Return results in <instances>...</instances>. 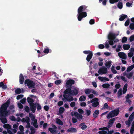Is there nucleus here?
<instances>
[{"instance_id":"f257e3e1","label":"nucleus","mask_w":134,"mask_h":134,"mask_svg":"<svg viewBox=\"0 0 134 134\" xmlns=\"http://www.w3.org/2000/svg\"><path fill=\"white\" fill-rule=\"evenodd\" d=\"M9 103L10 101L8 100L6 103L2 105L0 110V116H2L1 118V120L4 124L7 123V120L5 118H3V116H7L10 114V112L9 110H6Z\"/></svg>"},{"instance_id":"f03ea898","label":"nucleus","mask_w":134,"mask_h":134,"mask_svg":"<svg viewBox=\"0 0 134 134\" xmlns=\"http://www.w3.org/2000/svg\"><path fill=\"white\" fill-rule=\"evenodd\" d=\"M86 8L87 7L86 6L82 5L80 6L78 8L77 16L79 21H80L83 18L87 16V13L86 12H83Z\"/></svg>"},{"instance_id":"7ed1b4c3","label":"nucleus","mask_w":134,"mask_h":134,"mask_svg":"<svg viewBox=\"0 0 134 134\" xmlns=\"http://www.w3.org/2000/svg\"><path fill=\"white\" fill-rule=\"evenodd\" d=\"M119 32L118 31L117 33L115 34L112 32L109 33L108 36V38L110 40L109 42V44L111 45H112L113 44V41L114 42L116 43L119 42V40L117 39H115L116 36L118 35L119 34Z\"/></svg>"},{"instance_id":"20e7f679","label":"nucleus","mask_w":134,"mask_h":134,"mask_svg":"<svg viewBox=\"0 0 134 134\" xmlns=\"http://www.w3.org/2000/svg\"><path fill=\"white\" fill-rule=\"evenodd\" d=\"M78 89L77 88H71V89L66 90L64 92L70 94L71 96L76 95L78 93Z\"/></svg>"},{"instance_id":"39448f33","label":"nucleus","mask_w":134,"mask_h":134,"mask_svg":"<svg viewBox=\"0 0 134 134\" xmlns=\"http://www.w3.org/2000/svg\"><path fill=\"white\" fill-rule=\"evenodd\" d=\"M119 112L118 108L115 109L110 111L107 115V118L108 119L110 118L117 116Z\"/></svg>"},{"instance_id":"423d86ee","label":"nucleus","mask_w":134,"mask_h":134,"mask_svg":"<svg viewBox=\"0 0 134 134\" xmlns=\"http://www.w3.org/2000/svg\"><path fill=\"white\" fill-rule=\"evenodd\" d=\"M99 130H103L102 131H99V133L100 134H112L114 132L113 130H112L109 131L108 133H107V131L104 130H106L108 131H109L108 129L106 127L99 128Z\"/></svg>"},{"instance_id":"0eeeda50","label":"nucleus","mask_w":134,"mask_h":134,"mask_svg":"<svg viewBox=\"0 0 134 134\" xmlns=\"http://www.w3.org/2000/svg\"><path fill=\"white\" fill-rule=\"evenodd\" d=\"M29 116L32 121V124L35 128H37L38 125L36 124L37 120L36 119H35V116L33 114L30 113L29 114Z\"/></svg>"},{"instance_id":"6e6552de","label":"nucleus","mask_w":134,"mask_h":134,"mask_svg":"<svg viewBox=\"0 0 134 134\" xmlns=\"http://www.w3.org/2000/svg\"><path fill=\"white\" fill-rule=\"evenodd\" d=\"M25 84L27 85L29 88H33L35 86V83L29 79L26 80L25 81Z\"/></svg>"},{"instance_id":"1a4fd4ad","label":"nucleus","mask_w":134,"mask_h":134,"mask_svg":"<svg viewBox=\"0 0 134 134\" xmlns=\"http://www.w3.org/2000/svg\"><path fill=\"white\" fill-rule=\"evenodd\" d=\"M3 127L5 129H7V131H3V133L4 134H6L7 133L9 134H12L11 131L10 130L11 129V127L8 124H6L4 125Z\"/></svg>"},{"instance_id":"9d476101","label":"nucleus","mask_w":134,"mask_h":134,"mask_svg":"<svg viewBox=\"0 0 134 134\" xmlns=\"http://www.w3.org/2000/svg\"><path fill=\"white\" fill-rule=\"evenodd\" d=\"M98 72L99 74L101 75L106 74L108 73L107 69L105 66H102L99 69Z\"/></svg>"},{"instance_id":"9b49d317","label":"nucleus","mask_w":134,"mask_h":134,"mask_svg":"<svg viewBox=\"0 0 134 134\" xmlns=\"http://www.w3.org/2000/svg\"><path fill=\"white\" fill-rule=\"evenodd\" d=\"M91 103H92V105L94 107H96L99 104L98 99L95 98L91 100Z\"/></svg>"},{"instance_id":"f8f14e48","label":"nucleus","mask_w":134,"mask_h":134,"mask_svg":"<svg viewBox=\"0 0 134 134\" xmlns=\"http://www.w3.org/2000/svg\"><path fill=\"white\" fill-rule=\"evenodd\" d=\"M64 94L63 95L64 98L66 99V100L68 101H71L73 100V97L71 96V95L69 93H64Z\"/></svg>"},{"instance_id":"ddd939ff","label":"nucleus","mask_w":134,"mask_h":134,"mask_svg":"<svg viewBox=\"0 0 134 134\" xmlns=\"http://www.w3.org/2000/svg\"><path fill=\"white\" fill-rule=\"evenodd\" d=\"M36 98V96H35L32 95L30 96V97H29L27 98L28 103L30 104V105L33 104V102H34L33 98Z\"/></svg>"},{"instance_id":"4468645a","label":"nucleus","mask_w":134,"mask_h":134,"mask_svg":"<svg viewBox=\"0 0 134 134\" xmlns=\"http://www.w3.org/2000/svg\"><path fill=\"white\" fill-rule=\"evenodd\" d=\"M118 55L120 58L123 59H126L127 58V55L124 53L119 52L118 53Z\"/></svg>"},{"instance_id":"2eb2a0df","label":"nucleus","mask_w":134,"mask_h":134,"mask_svg":"<svg viewBox=\"0 0 134 134\" xmlns=\"http://www.w3.org/2000/svg\"><path fill=\"white\" fill-rule=\"evenodd\" d=\"M52 126L53 128H49L48 130L51 133H54L56 132L57 127L54 125H52Z\"/></svg>"},{"instance_id":"dca6fc26","label":"nucleus","mask_w":134,"mask_h":134,"mask_svg":"<svg viewBox=\"0 0 134 134\" xmlns=\"http://www.w3.org/2000/svg\"><path fill=\"white\" fill-rule=\"evenodd\" d=\"M133 74V72H130L126 73L125 72L124 73V75L126 76V77L129 79H131Z\"/></svg>"},{"instance_id":"f3484780","label":"nucleus","mask_w":134,"mask_h":134,"mask_svg":"<svg viewBox=\"0 0 134 134\" xmlns=\"http://www.w3.org/2000/svg\"><path fill=\"white\" fill-rule=\"evenodd\" d=\"M111 63L112 62L111 60H108L105 62V65L107 69L110 68Z\"/></svg>"},{"instance_id":"a211bd4d","label":"nucleus","mask_w":134,"mask_h":134,"mask_svg":"<svg viewBox=\"0 0 134 134\" xmlns=\"http://www.w3.org/2000/svg\"><path fill=\"white\" fill-rule=\"evenodd\" d=\"M75 82V81L74 80H68L66 83V84L67 86H70L72 84H74Z\"/></svg>"},{"instance_id":"6ab92c4d","label":"nucleus","mask_w":134,"mask_h":134,"mask_svg":"<svg viewBox=\"0 0 134 134\" xmlns=\"http://www.w3.org/2000/svg\"><path fill=\"white\" fill-rule=\"evenodd\" d=\"M98 78L99 80L102 82H105L106 81H108L109 80V79L105 77L99 76L98 77Z\"/></svg>"},{"instance_id":"aec40b11","label":"nucleus","mask_w":134,"mask_h":134,"mask_svg":"<svg viewBox=\"0 0 134 134\" xmlns=\"http://www.w3.org/2000/svg\"><path fill=\"white\" fill-rule=\"evenodd\" d=\"M30 108L32 112L34 113L36 109L35 105L34 104L30 105Z\"/></svg>"},{"instance_id":"412c9836","label":"nucleus","mask_w":134,"mask_h":134,"mask_svg":"<svg viewBox=\"0 0 134 134\" xmlns=\"http://www.w3.org/2000/svg\"><path fill=\"white\" fill-rule=\"evenodd\" d=\"M93 56V54L92 52L90 53V54H88V55L87 56L86 60L88 62H89L90 61V60L92 58Z\"/></svg>"},{"instance_id":"4be33fe9","label":"nucleus","mask_w":134,"mask_h":134,"mask_svg":"<svg viewBox=\"0 0 134 134\" xmlns=\"http://www.w3.org/2000/svg\"><path fill=\"white\" fill-rule=\"evenodd\" d=\"M67 131L69 132H76L77 130L75 128L71 127L68 129Z\"/></svg>"},{"instance_id":"5701e85b","label":"nucleus","mask_w":134,"mask_h":134,"mask_svg":"<svg viewBox=\"0 0 134 134\" xmlns=\"http://www.w3.org/2000/svg\"><path fill=\"white\" fill-rule=\"evenodd\" d=\"M99 111L98 110H96L93 114V116L94 118H96L97 117L99 114Z\"/></svg>"},{"instance_id":"b1692460","label":"nucleus","mask_w":134,"mask_h":134,"mask_svg":"<svg viewBox=\"0 0 134 134\" xmlns=\"http://www.w3.org/2000/svg\"><path fill=\"white\" fill-rule=\"evenodd\" d=\"M134 131V122H133L132 124L131 129L130 130V133L131 134H132L133 133Z\"/></svg>"},{"instance_id":"393cba45","label":"nucleus","mask_w":134,"mask_h":134,"mask_svg":"<svg viewBox=\"0 0 134 134\" xmlns=\"http://www.w3.org/2000/svg\"><path fill=\"white\" fill-rule=\"evenodd\" d=\"M134 68V64H133L130 66H129L127 68L126 71H127L129 72L130 71Z\"/></svg>"},{"instance_id":"a878e982","label":"nucleus","mask_w":134,"mask_h":134,"mask_svg":"<svg viewBox=\"0 0 134 134\" xmlns=\"http://www.w3.org/2000/svg\"><path fill=\"white\" fill-rule=\"evenodd\" d=\"M20 82V84H22L24 82V78L23 75L20 74L19 77Z\"/></svg>"},{"instance_id":"bb28decb","label":"nucleus","mask_w":134,"mask_h":134,"mask_svg":"<svg viewBox=\"0 0 134 134\" xmlns=\"http://www.w3.org/2000/svg\"><path fill=\"white\" fill-rule=\"evenodd\" d=\"M27 121L26 122L27 123V125L26 126V127L27 128H29L30 127V124L29 123L30 121V119L28 117H27Z\"/></svg>"},{"instance_id":"cd10ccee","label":"nucleus","mask_w":134,"mask_h":134,"mask_svg":"<svg viewBox=\"0 0 134 134\" xmlns=\"http://www.w3.org/2000/svg\"><path fill=\"white\" fill-rule=\"evenodd\" d=\"M130 46L129 44H124L123 46V48L125 50H128L130 48Z\"/></svg>"},{"instance_id":"c85d7f7f","label":"nucleus","mask_w":134,"mask_h":134,"mask_svg":"<svg viewBox=\"0 0 134 134\" xmlns=\"http://www.w3.org/2000/svg\"><path fill=\"white\" fill-rule=\"evenodd\" d=\"M127 17V15H126L122 14L120 16V18L119 19L120 21H122Z\"/></svg>"},{"instance_id":"c756f323","label":"nucleus","mask_w":134,"mask_h":134,"mask_svg":"<svg viewBox=\"0 0 134 134\" xmlns=\"http://www.w3.org/2000/svg\"><path fill=\"white\" fill-rule=\"evenodd\" d=\"M80 126H81V128L83 130H84L87 127V126L85 125L84 124V123H83L80 124Z\"/></svg>"},{"instance_id":"7c9ffc66","label":"nucleus","mask_w":134,"mask_h":134,"mask_svg":"<svg viewBox=\"0 0 134 134\" xmlns=\"http://www.w3.org/2000/svg\"><path fill=\"white\" fill-rule=\"evenodd\" d=\"M127 85L126 84L124 86L123 90V94L125 93L127 91Z\"/></svg>"},{"instance_id":"2f4dec72","label":"nucleus","mask_w":134,"mask_h":134,"mask_svg":"<svg viewBox=\"0 0 134 134\" xmlns=\"http://www.w3.org/2000/svg\"><path fill=\"white\" fill-rule=\"evenodd\" d=\"M86 99V97L84 96H82L79 98V100L80 101H85Z\"/></svg>"},{"instance_id":"473e14b6","label":"nucleus","mask_w":134,"mask_h":134,"mask_svg":"<svg viewBox=\"0 0 134 134\" xmlns=\"http://www.w3.org/2000/svg\"><path fill=\"white\" fill-rule=\"evenodd\" d=\"M115 121V119L113 118L111 119L109 122V125L110 126H111L113 124V123Z\"/></svg>"},{"instance_id":"72a5a7b5","label":"nucleus","mask_w":134,"mask_h":134,"mask_svg":"<svg viewBox=\"0 0 134 134\" xmlns=\"http://www.w3.org/2000/svg\"><path fill=\"white\" fill-rule=\"evenodd\" d=\"M23 91V89L21 90L20 88H18L15 90V92L16 93L19 94L21 93Z\"/></svg>"},{"instance_id":"f704fd0d","label":"nucleus","mask_w":134,"mask_h":134,"mask_svg":"<svg viewBox=\"0 0 134 134\" xmlns=\"http://www.w3.org/2000/svg\"><path fill=\"white\" fill-rule=\"evenodd\" d=\"M56 123L59 125H63V123L62 121L60 119L57 118L56 119Z\"/></svg>"},{"instance_id":"c9c22d12","label":"nucleus","mask_w":134,"mask_h":134,"mask_svg":"<svg viewBox=\"0 0 134 134\" xmlns=\"http://www.w3.org/2000/svg\"><path fill=\"white\" fill-rule=\"evenodd\" d=\"M92 90L89 89H86L85 91V93L86 94H88L91 93Z\"/></svg>"},{"instance_id":"e433bc0d","label":"nucleus","mask_w":134,"mask_h":134,"mask_svg":"<svg viewBox=\"0 0 134 134\" xmlns=\"http://www.w3.org/2000/svg\"><path fill=\"white\" fill-rule=\"evenodd\" d=\"M134 118V113H132L130 115L128 119L131 121H132Z\"/></svg>"},{"instance_id":"4c0bfd02","label":"nucleus","mask_w":134,"mask_h":134,"mask_svg":"<svg viewBox=\"0 0 134 134\" xmlns=\"http://www.w3.org/2000/svg\"><path fill=\"white\" fill-rule=\"evenodd\" d=\"M76 117L79 120H81L82 119L83 116L81 115L78 114Z\"/></svg>"},{"instance_id":"58836bf2","label":"nucleus","mask_w":134,"mask_h":134,"mask_svg":"<svg viewBox=\"0 0 134 134\" xmlns=\"http://www.w3.org/2000/svg\"><path fill=\"white\" fill-rule=\"evenodd\" d=\"M78 113L76 111H73L71 113V115L72 116H75L76 117L78 115Z\"/></svg>"},{"instance_id":"ea45409f","label":"nucleus","mask_w":134,"mask_h":134,"mask_svg":"<svg viewBox=\"0 0 134 134\" xmlns=\"http://www.w3.org/2000/svg\"><path fill=\"white\" fill-rule=\"evenodd\" d=\"M64 111V109L62 107L60 108L59 110V112L60 114H62Z\"/></svg>"},{"instance_id":"a19ab883","label":"nucleus","mask_w":134,"mask_h":134,"mask_svg":"<svg viewBox=\"0 0 134 134\" xmlns=\"http://www.w3.org/2000/svg\"><path fill=\"white\" fill-rule=\"evenodd\" d=\"M122 94V90L121 89H120L118 92V97L119 98L120 97V96Z\"/></svg>"},{"instance_id":"79ce46f5","label":"nucleus","mask_w":134,"mask_h":134,"mask_svg":"<svg viewBox=\"0 0 134 134\" xmlns=\"http://www.w3.org/2000/svg\"><path fill=\"white\" fill-rule=\"evenodd\" d=\"M110 85L108 83L104 84L102 85V87L105 88H107L110 86Z\"/></svg>"},{"instance_id":"37998d69","label":"nucleus","mask_w":134,"mask_h":134,"mask_svg":"<svg viewBox=\"0 0 134 134\" xmlns=\"http://www.w3.org/2000/svg\"><path fill=\"white\" fill-rule=\"evenodd\" d=\"M111 70L112 72L114 74H115L117 73L116 70L114 69V66L113 65L111 67Z\"/></svg>"},{"instance_id":"c03bdc74","label":"nucleus","mask_w":134,"mask_h":134,"mask_svg":"<svg viewBox=\"0 0 134 134\" xmlns=\"http://www.w3.org/2000/svg\"><path fill=\"white\" fill-rule=\"evenodd\" d=\"M35 107H36L37 109L38 110H39L41 108V106L39 104L37 103L35 105Z\"/></svg>"},{"instance_id":"a18cd8bd","label":"nucleus","mask_w":134,"mask_h":134,"mask_svg":"<svg viewBox=\"0 0 134 134\" xmlns=\"http://www.w3.org/2000/svg\"><path fill=\"white\" fill-rule=\"evenodd\" d=\"M131 122V121L128 119L127 121H125V123L128 127H129L130 125V123Z\"/></svg>"},{"instance_id":"49530a36","label":"nucleus","mask_w":134,"mask_h":134,"mask_svg":"<svg viewBox=\"0 0 134 134\" xmlns=\"http://www.w3.org/2000/svg\"><path fill=\"white\" fill-rule=\"evenodd\" d=\"M118 7L120 9H121L123 5L122 3L119 2L118 5Z\"/></svg>"},{"instance_id":"de8ad7c7","label":"nucleus","mask_w":134,"mask_h":134,"mask_svg":"<svg viewBox=\"0 0 134 134\" xmlns=\"http://www.w3.org/2000/svg\"><path fill=\"white\" fill-rule=\"evenodd\" d=\"M130 41L132 42L134 40V35H131L129 38Z\"/></svg>"},{"instance_id":"09e8293b","label":"nucleus","mask_w":134,"mask_h":134,"mask_svg":"<svg viewBox=\"0 0 134 134\" xmlns=\"http://www.w3.org/2000/svg\"><path fill=\"white\" fill-rule=\"evenodd\" d=\"M24 96L23 94H20L18 96L16 97V99L17 100H19L23 98Z\"/></svg>"},{"instance_id":"8fccbe9b","label":"nucleus","mask_w":134,"mask_h":134,"mask_svg":"<svg viewBox=\"0 0 134 134\" xmlns=\"http://www.w3.org/2000/svg\"><path fill=\"white\" fill-rule=\"evenodd\" d=\"M30 130L31 131V132L30 133L31 134H33L35 133V131L33 127H31L30 128Z\"/></svg>"},{"instance_id":"3c124183","label":"nucleus","mask_w":134,"mask_h":134,"mask_svg":"<svg viewBox=\"0 0 134 134\" xmlns=\"http://www.w3.org/2000/svg\"><path fill=\"white\" fill-rule=\"evenodd\" d=\"M121 46L120 45H118V46L117 48L116 49V51L117 52H118L120 51V48Z\"/></svg>"},{"instance_id":"603ef678","label":"nucleus","mask_w":134,"mask_h":134,"mask_svg":"<svg viewBox=\"0 0 134 134\" xmlns=\"http://www.w3.org/2000/svg\"><path fill=\"white\" fill-rule=\"evenodd\" d=\"M86 111L87 116H89L90 114L91 113V111L90 110H86Z\"/></svg>"},{"instance_id":"864d4df0","label":"nucleus","mask_w":134,"mask_h":134,"mask_svg":"<svg viewBox=\"0 0 134 134\" xmlns=\"http://www.w3.org/2000/svg\"><path fill=\"white\" fill-rule=\"evenodd\" d=\"M127 40V38L126 37H124L122 38V43L126 42Z\"/></svg>"},{"instance_id":"5fc2aeb1","label":"nucleus","mask_w":134,"mask_h":134,"mask_svg":"<svg viewBox=\"0 0 134 134\" xmlns=\"http://www.w3.org/2000/svg\"><path fill=\"white\" fill-rule=\"evenodd\" d=\"M61 82V81L60 80L56 81L55 82V83L56 85H58L60 84Z\"/></svg>"},{"instance_id":"6e6d98bb","label":"nucleus","mask_w":134,"mask_h":134,"mask_svg":"<svg viewBox=\"0 0 134 134\" xmlns=\"http://www.w3.org/2000/svg\"><path fill=\"white\" fill-rule=\"evenodd\" d=\"M130 27L131 30L134 29V24L131 23L130 25Z\"/></svg>"},{"instance_id":"4d7b16f0","label":"nucleus","mask_w":134,"mask_h":134,"mask_svg":"<svg viewBox=\"0 0 134 134\" xmlns=\"http://www.w3.org/2000/svg\"><path fill=\"white\" fill-rule=\"evenodd\" d=\"M119 0H109V2L111 3H114L118 2Z\"/></svg>"},{"instance_id":"13d9d810","label":"nucleus","mask_w":134,"mask_h":134,"mask_svg":"<svg viewBox=\"0 0 134 134\" xmlns=\"http://www.w3.org/2000/svg\"><path fill=\"white\" fill-rule=\"evenodd\" d=\"M18 105L19 108L21 109H22L23 108V106L20 103H18Z\"/></svg>"},{"instance_id":"bf43d9fd","label":"nucleus","mask_w":134,"mask_h":134,"mask_svg":"<svg viewBox=\"0 0 134 134\" xmlns=\"http://www.w3.org/2000/svg\"><path fill=\"white\" fill-rule=\"evenodd\" d=\"M25 110L27 112H29V107L27 106H25Z\"/></svg>"},{"instance_id":"052dcab7","label":"nucleus","mask_w":134,"mask_h":134,"mask_svg":"<svg viewBox=\"0 0 134 134\" xmlns=\"http://www.w3.org/2000/svg\"><path fill=\"white\" fill-rule=\"evenodd\" d=\"M78 111L81 114H83L84 113V111L83 110L81 109H79L78 110Z\"/></svg>"},{"instance_id":"680f3d73","label":"nucleus","mask_w":134,"mask_h":134,"mask_svg":"<svg viewBox=\"0 0 134 134\" xmlns=\"http://www.w3.org/2000/svg\"><path fill=\"white\" fill-rule=\"evenodd\" d=\"M19 129L20 131H24V128L23 126L20 125L19 126Z\"/></svg>"},{"instance_id":"e2e57ef3","label":"nucleus","mask_w":134,"mask_h":134,"mask_svg":"<svg viewBox=\"0 0 134 134\" xmlns=\"http://www.w3.org/2000/svg\"><path fill=\"white\" fill-rule=\"evenodd\" d=\"M133 96L132 94H128L126 96V99H129L130 98L132 97Z\"/></svg>"},{"instance_id":"0e129e2a","label":"nucleus","mask_w":134,"mask_h":134,"mask_svg":"<svg viewBox=\"0 0 134 134\" xmlns=\"http://www.w3.org/2000/svg\"><path fill=\"white\" fill-rule=\"evenodd\" d=\"M98 47L99 49H103L104 47V46L103 44H100L99 45Z\"/></svg>"},{"instance_id":"69168bd1","label":"nucleus","mask_w":134,"mask_h":134,"mask_svg":"<svg viewBox=\"0 0 134 134\" xmlns=\"http://www.w3.org/2000/svg\"><path fill=\"white\" fill-rule=\"evenodd\" d=\"M133 53L131 52L129 53L128 54V55L130 57H131L133 55Z\"/></svg>"},{"instance_id":"338daca9","label":"nucleus","mask_w":134,"mask_h":134,"mask_svg":"<svg viewBox=\"0 0 134 134\" xmlns=\"http://www.w3.org/2000/svg\"><path fill=\"white\" fill-rule=\"evenodd\" d=\"M86 105V104L85 102H82L80 104V105L82 107H85Z\"/></svg>"},{"instance_id":"774afa93","label":"nucleus","mask_w":134,"mask_h":134,"mask_svg":"<svg viewBox=\"0 0 134 134\" xmlns=\"http://www.w3.org/2000/svg\"><path fill=\"white\" fill-rule=\"evenodd\" d=\"M75 103L74 102H72L70 104V105L71 107H73L75 106Z\"/></svg>"}]
</instances>
